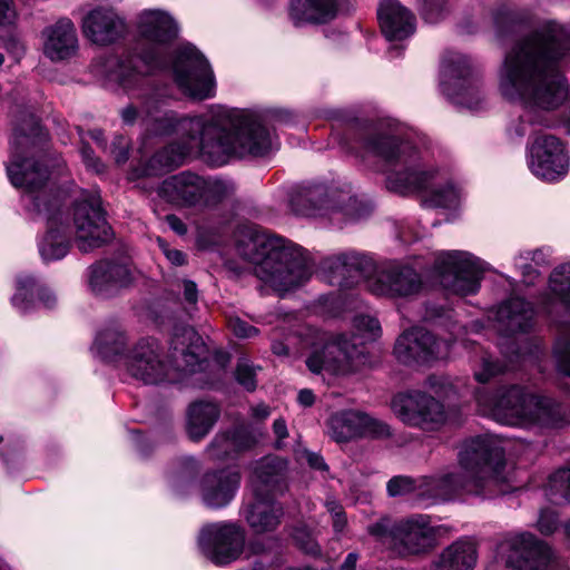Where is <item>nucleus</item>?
<instances>
[{"label":"nucleus","mask_w":570,"mask_h":570,"mask_svg":"<svg viewBox=\"0 0 570 570\" xmlns=\"http://www.w3.org/2000/svg\"><path fill=\"white\" fill-rule=\"evenodd\" d=\"M245 530L235 522H213L203 525L197 537L199 552L216 566H226L245 549Z\"/></svg>","instance_id":"f3484780"},{"label":"nucleus","mask_w":570,"mask_h":570,"mask_svg":"<svg viewBox=\"0 0 570 570\" xmlns=\"http://www.w3.org/2000/svg\"><path fill=\"white\" fill-rule=\"evenodd\" d=\"M219 416V409L212 402H195L187 414V433L194 441L203 439Z\"/></svg>","instance_id":"f704fd0d"},{"label":"nucleus","mask_w":570,"mask_h":570,"mask_svg":"<svg viewBox=\"0 0 570 570\" xmlns=\"http://www.w3.org/2000/svg\"><path fill=\"white\" fill-rule=\"evenodd\" d=\"M236 445L234 439L228 435L216 436L209 446L210 455L216 459H222L228 454L229 449Z\"/></svg>","instance_id":"a18cd8bd"},{"label":"nucleus","mask_w":570,"mask_h":570,"mask_svg":"<svg viewBox=\"0 0 570 570\" xmlns=\"http://www.w3.org/2000/svg\"><path fill=\"white\" fill-rule=\"evenodd\" d=\"M441 89L454 104L478 110L484 100L479 72L471 60L459 52H448L441 66Z\"/></svg>","instance_id":"4468645a"},{"label":"nucleus","mask_w":570,"mask_h":570,"mask_svg":"<svg viewBox=\"0 0 570 570\" xmlns=\"http://www.w3.org/2000/svg\"><path fill=\"white\" fill-rule=\"evenodd\" d=\"M252 414L258 420H264L271 414V411L266 404L259 403L252 407Z\"/></svg>","instance_id":"e2e57ef3"},{"label":"nucleus","mask_w":570,"mask_h":570,"mask_svg":"<svg viewBox=\"0 0 570 570\" xmlns=\"http://www.w3.org/2000/svg\"><path fill=\"white\" fill-rule=\"evenodd\" d=\"M535 256H542V250H522L514 258V265L520 269L522 282L527 285L534 284L539 277L538 271L530 264V262H537Z\"/></svg>","instance_id":"58836bf2"},{"label":"nucleus","mask_w":570,"mask_h":570,"mask_svg":"<svg viewBox=\"0 0 570 570\" xmlns=\"http://www.w3.org/2000/svg\"><path fill=\"white\" fill-rule=\"evenodd\" d=\"M512 367L513 366H509L508 364H501L497 361H493L490 356H483L481 366L474 370V379L479 383H487L492 377H495L497 375Z\"/></svg>","instance_id":"ea45409f"},{"label":"nucleus","mask_w":570,"mask_h":570,"mask_svg":"<svg viewBox=\"0 0 570 570\" xmlns=\"http://www.w3.org/2000/svg\"><path fill=\"white\" fill-rule=\"evenodd\" d=\"M184 336L190 342L187 348L174 350L180 352L184 365L176 366L168 360L160 343L153 337L139 340L127 353L122 364L127 373L144 384H159L171 379L175 368L195 371V366L204 360V346L200 337L191 330H185Z\"/></svg>","instance_id":"9b49d317"},{"label":"nucleus","mask_w":570,"mask_h":570,"mask_svg":"<svg viewBox=\"0 0 570 570\" xmlns=\"http://www.w3.org/2000/svg\"><path fill=\"white\" fill-rule=\"evenodd\" d=\"M332 520H333L334 531L336 533L343 532V530L345 529L346 523H347L345 513L341 512L338 514H335L334 517H332Z\"/></svg>","instance_id":"680f3d73"},{"label":"nucleus","mask_w":570,"mask_h":570,"mask_svg":"<svg viewBox=\"0 0 570 570\" xmlns=\"http://www.w3.org/2000/svg\"><path fill=\"white\" fill-rule=\"evenodd\" d=\"M137 52L107 62L110 79L126 89L138 86L144 77L165 70L171 63L174 81L186 97L202 101L216 94V81L207 59L191 45L171 57V43L178 37V23L167 11L145 9L136 19Z\"/></svg>","instance_id":"20e7f679"},{"label":"nucleus","mask_w":570,"mask_h":570,"mask_svg":"<svg viewBox=\"0 0 570 570\" xmlns=\"http://www.w3.org/2000/svg\"><path fill=\"white\" fill-rule=\"evenodd\" d=\"M237 252L253 265L254 275L278 293L305 284L313 273L312 261L302 247L253 228L238 239Z\"/></svg>","instance_id":"0eeeda50"},{"label":"nucleus","mask_w":570,"mask_h":570,"mask_svg":"<svg viewBox=\"0 0 570 570\" xmlns=\"http://www.w3.org/2000/svg\"><path fill=\"white\" fill-rule=\"evenodd\" d=\"M438 532L429 515H413L395 524L393 549L403 557L424 553L433 548Z\"/></svg>","instance_id":"4be33fe9"},{"label":"nucleus","mask_w":570,"mask_h":570,"mask_svg":"<svg viewBox=\"0 0 570 570\" xmlns=\"http://www.w3.org/2000/svg\"><path fill=\"white\" fill-rule=\"evenodd\" d=\"M272 350H273L274 354H276V355H287L288 354V350H287L286 345L282 342H274L272 345Z\"/></svg>","instance_id":"774afa93"},{"label":"nucleus","mask_w":570,"mask_h":570,"mask_svg":"<svg viewBox=\"0 0 570 570\" xmlns=\"http://www.w3.org/2000/svg\"><path fill=\"white\" fill-rule=\"evenodd\" d=\"M534 527L543 535L554 533L560 527L557 511L550 508L541 509Z\"/></svg>","instance_id":"79ce46f5"},{"label":"nucleus","mask_w":570,"mask_h":570,"mask_svg":"<svg viewBox=\"0 0 570 570\" xmlns=\"http://www.w3.org/2000/svg\"><path fill=\"white\" fill-rule=\"evenodd\" d=\"M541 352L540 346L538 344L533 345V350L530 351H523L519 348L518 351H514L513 353L517 355L518 358H522L523 361L537 358L538 354Z\"/></svg>","instance_id":"bf43d9fd"},{"label":"nucleus","mask_w":570,"mask_h":570,"mask_svg":"<svg viewBox=\"0 0 570 570\" xmlns=\"http://www.w3.org/2000/svg\"><path fill=\"white\" fill-rule=\"evenodd\" d=\"M158 243L163 253L173 265L181 266L185 264V255L183 252L169 248L161 239H158Z\"/></svg>","instance_id":"603ef678"},{"label":"nucleus","mask_w":570,"mask_h":570,"mask_svg":"<svg viewBox=\"0 0 570 570\" xmlns=\"http://www.w3.org/2000/svg\"><path fill=\"white\" fill-rule=\"evenodd\" d=\"M16 293L12 296V305L21 313H26L35 307V294L47 308L56 303L55 294L46 287L38 286L35 277L21 274L17 277Z\"/></svg>","instance_id":"2f4dec72"},{"label":"nucleus","mask_w":570,"mask_h":570,"mask_svg":"<svg viewBox=\"0 0 570 570\" xmlns=\"http://www.w3.org/2000/svg\"><path fill=\"white\" fill-rule=\"evenodd\" d=\"M46 140L47 132L38 119L30 116L14 130L7 175L16 188L23 190L24 206L33 218L46 220L47 230L39 239L38 248L45 262H52L69 253L72 236L78 249L89 253L105 245L111 238V230L97 190L82 191L71 210H62L60 200L47 190V168L27 157Z\"/></svg>","instance_id":"f03ea898"},{"label":"nucleus","mask_w":570,"mask_h":570,"mask_svg":"<svg viewBox=\"0 0 570 570\" xmlns=\"http://www.w3.org/2000/svg\"><path fill=\"white\" fill-rule=\"evenodd\" d=\"M202 202L205 204H214L228 198L234 194V185L229 181L220 179H205L204 188H202Z\"/></svg>","instance_id":"4c0bfd02"},{"label":"nucleus","mask_w":570,"mask_h":570,"mask_svg":"<svg viewBox=\"0 0 570 570\" xmlns=\"http://www.w3.org/2000/svg\"><path fill=\"white\" fill-rule=\"evenodd\" d=\"M80 154L85 166L96 174H100L104 170V164L94 156V151L87 144H82Z\"/></svg>","instance_id":"8fccbe9b"},{"label":"nucleus","mask_w":570,"mask_h":570,"mask_svg":"<svg viewBox=\"0 0 570 570\" xmlns=\"http://www.w3.org/2000/svg\"><path fill=\"white\" fill-rule=\"evenodd\" d=\"M43 53L51 61H63L76 56L79 45L75 24L62 18L42 31Z\"/></svg>","instance_id":"a878e982"},{"label":"nucleus","mask_w":570,"mask_h":570,"mask_svg":"<svg viewBox=\"0 0 570 570\" xmlns=\"http://www.w3.org/2000/svg\"><path fill=\"white\" fill-rule=\"evenodd\" d=\"M480 411L494 421L510 426H557L564 420L561 404L546 396L529 394L518 385L500 389L495 395L476 391Z\"/></svg>","instance_id":"1a4fd4ad"},{"label":"nucleus","mask_w":570,"mask_h":570,"mask_svg":"<svg viewBox=\"0 0 570 570\" xmlns=\"http://www.w3.org/2000/svg\"><path fill=\"white\" fill-rule=\"evenodd\" d=\"M148 136H175V140L157 151L142 174L157 176L179 166L186 157H200L212 166H223L232 157H264L277 149V140L258 117L247 110L213 106L194 116L163 110L156 97L142 118Z\"/></svg>","instance_id":"f257e3e1"},{"label":"nucleus","mask_w":570,"mask_h":570,"mask_svg":"<svg viewBox=\"0 0 570 570\" xmlns=\"http://www.w3.org/2000/svg\"><path fill=\"white\" fill-rule=\"evenodd\" d=\"M547 494L556 503L570 502V465L550 476Z\"/></svg>","instance_id":"e433bc0d"},{"label":"nucleus","mask_w":570,"mask_h":570,"mask_svg":"<svg viewBox=\"0 0 570 570\" xmlns=\"http://www.w3.org/2000/svg\"><path fill=\"white\" fill-rule=\"evenodd\" d=\"M426 383L439 396H445L446 392L443 390L448 384L444 380L436 376H431L428 379Z\"/></svg>","instance_id":"4d7b16f0"},{"label":"nucleus","mask_w":570,"mask_h":570,"mask_svg":"<svg viewBox=\"0 0 570 570\" xmlns=\"http://www.w3.org/2000/svg\"><path fill=\"white\" fill-rule=\"evenodd\" d=\"M391 409L402 423L423 431H436L446 421L443 403L421 390L396 394L392 399Z\"/></svg>","instance_id":"a211bd4d"},{"label":"nucleus","mask_w":570,"mask_h":570,"mask_svg":"<svg viewBox=\"0 0 570 570\" xmlns=\"http://www.w3.org/2000/svg\"><path fill=\"white\" fill-rule=\"evenodd\" d=\"M306 460L311 468L316 470H327V465L324 462V459L314 452H307L306 453Z\"/></svg>","instance_id":"13d9d810"},{"label":"nucleus","mask_w":570,"mask_h":570,"mask_svg":"<svg viewBox=\"0 0 570 570\" xmlns=\"http://www.w3.org/2000/svg\"><path fill=\"white\" fill-rule=\"evenodd\" d=\"M340 0H292L289 16L295 24L325 23L337 14Z\"/></svg>","instance_id":"7c9ffc66"},{"label":"nucleus","mask_w":570,"mask_h":570,"mask_svg":"<svg viewBox=\"0 0 570 570\" xmlns=\"http://www.w3.org/2000/svg\"><path fill=\"white\" fill-rule=\"evenodd\" d=\"M82 32L91 42L107 46L121 38L125 22L111 8L98 7L82 18Z\"/></svg>","instance_id":"393cba45"},{"label":"nucleus","mask_w":570,"mask_h":570,"mask_svg":"<svg viewBox=\"0 0 570 570\" xmlns=\"http://www.w3.org/2000/svg\"><path fill=\"white\" fill-rule=\"evenodd\" d=\"M230 331L240 338H249L258 334V330L239 317H230L228 320Z\"/></svg>","instance_id":"49530a36"},{"label":"nucleus","mask_w":570,"mask_h":570,"mask_svg":"<svg viewBox=\"0 0 570 570\" xmlns=\"http://www.w3.org/2000/svg\"><path fill=\"white\" fill-rule=\"evenodd\" d=\"M89 136L92 140L96 141V144L101 147V148H106V144H105V140H104V137H102V131L99 130V129H94L91 131H89Z\"/></svg>","instance_id":"69168bd1"},{"label":"nucleus","mask_w":570,"mask_h":570,"mask_svg":"<svg viewBox=\"0 0 570 570\" xmlns=\"http://www.w3.org/2000/svg\"><path fill=\"white\" fill-rule=\"evenodd\" d=\"M328 434L337 443L356 438H384L391 435L390 426L383 421L357 411H341L328 420Z\"/></svg>","instance_id":"5701e85b"},{"label":"nucleus","mask_w":570,"mask_h":570,"mask_svg":"<svg viewBox=\"0 0 570 570\" xmlns=\"http://www.w3.org/2000/svg\"><path fill=\"white\" fill-rule=\"evenodd\" d=\"M395 524L389 518H382L368 527V533L377 539L384 540L391 538L393 542V530Z\"/></svg>","instance_id":"de8ad7c7"},{"label":"nucleus","mask_w":570,"mask_h":570,"mask_svg":"<svg viewBox=\"0 0 570 570\" xmlns=\"http://www.w3.org/2000/svg\"><path fill=\"white\" fill-rule=\"evenodd\" d=\"M451 344L438 340L422 327L403 332L394 346L395 357L403 364L426 363L449 357Z\"/></svg>","instance_id":"412c9836"},{"label":"nucleus","mask_w":570,"mask_h":570,"mask_svg":"<svg viewBox=\"0 0 570 570\" xmlns=\"http://www.w3.org/2000/svg\"><path fill=\"white\" fill-rule=\"evenodd\" d=\"M184 298L188 304H196L198 299L197 286L191 281H184Z\"/></svg>","instance_id":"5fc2aeb1"},{"label":"nucleus","mask_w":570,"mask_h":570,"mask_svg":"<svg viewBox=\"0 0 570 570\" xmlns=\"http://www.w3.org/2000/svg\"><path fill=\"white\" fill-rule=\"evenodd\" d=\"M293 538L297 546L308 554H318L321 549L312 534L303 528L295 529Z\"/></svg>","instance_id":"37998d69"},{"label":"nucleus","mask_w":570,"mask_h":570,"mask_svg":"<svg viewBox=\"0 0 570 570\" xmlns=\"http://www.w3.org/2000/svg\"><path fill=\"white\" fill-rule=\"evenodd\" d=\"M255 370L247 361H240L236 368V380L247 391H253L256 387Z\"/></svg>","instance_id":"c03bdc74"},{"label":"nucleus","mask_w":570,"mask_h":570,"mask_svg":"<svg viewBox=\"0 0 570 570\" xmlns=\"http://www.w3.org/2000/svg\"><path fill=\"white\" fill-rule=\"evenodd\" d=\"M202 188H204L203 177L193 173H180L165 179L158 189V195L168 203L190 206L202 203Z\"/></svg>","instance_id":"cd10ccee"},{"label":"nucleus","mask_w":570,"mask_h":570,"mask_svg":"<svg viewBox=\"0 0 570 570\" xmlns=\"http://www.w3.org/2000/svg\"><path fill=\"white\" fill-rule=\"evenodd\" d=\"M293 210L306 217H327L341 224L357 213L358 200L347 183L312 184L293 196Z\"/></svg>","instance_id":"ddd939ff"},{"label":"nucleus","mask_w":570,"mask_h":570,"mask_svg":"<svg viewBox=\"0 0 570 570\" xmlns=\"http://www.w3.org/2000/svg\"><path fill=\"white\" fill-rule=\"evenodd\" d=\"M485 269L481 259L465 250H442L434 255V274L448 291L460 296L479 291Z\"/></svg>","instance_id":"2eb2a0df"},{"label":"nucleus","mask_w":570,"mask_h":570,"mask_svg":"<svg viewBox=\"0 0 570 570\" xmlns=\"http://www.w3.org/2000/svg\"><path fill=\"white\" fill-rule=\"evenodd\" d=\"M549 289L551 297L544 303L547 312L553 315L560 308L564 313L559 323L566 327L560 332L553 347L556 370L570 379V262L560 264L552 271Z\"/></svg>","instance_id":"dca6fc26"},{"label":"nucleus","mask_w":570,"mask_h":570,"mask_svg":"<svg viewBox=\"0 0 570 570\" xmlns=\"http://www.w3.org/2000/svg\"><path fill=\"white\" fill-rule=\"evenodd\" d=\"M570 58V22L543 20L519 38L505 52L498 70V90L508 102L523 108L510 132L518 137L549 127L548 114L569 97L566 78L557 66Z\"/></svg>","instance_id":"7ed1b4c3"},{"label":"nucleus","mask_w":570,"mask_h":570,"mask_svg":"<svg viewBox=\"0 0 570 570\" xmlns=\"http://www.w3.org/2000/svg\"><path fill=\"white\" fill-rule=\"evenodd\" d=\"M500 551L505 570H546L551 557L549 547L530 532L509 534Z\"/></svg>","instance_id":"aec40b11"},{"label":"nucleus","mask_w":570,"mask_h":570,"mask_svg":"<svg viewBox=\"0 0 570 570\" xmlns=\"http://www.w3.org/2000/svg\"><path fill=\"white\" fill-rule=\"evenodd\" d=\"M449 0H422V16L429 23H436L448 12Z\"/></svg>","instance_id":"a19ab883"},{"label":"nucleus","mask_w":570,"mask_h":570,"mask_svg":"<svg viewBox=\"0 0 570 570\" xmlns=\"http://www.w3.org/2000/svg\"><path fill=\"white\" fill-rule=\"evenodd\" d=\"M358 560V554L355 552H351L346 556L344 562L341 564L340 570H356V562Z\"/></svg>","instance_id":"0e129e2a"},{"label":"nucleus","mask_w":570,"mask_h":570,"mask_svg":"<svg viewBox=\"0 0 570 570\" xmlns=\"http://www.w3.org/2000/svg\"><path fill=\"white\" fill-rule=\"evenodd\" d=\"M16 18L17 11L13 0H0V24H12Z\"/></svg>","instance_id":"3c124183"},{"label":"nucleus","mask_w":570,"mask_h":570,"mask_svg":"<svg viewBox=\"0 0 570 570\" xmlns=\"http://www.w3.org/2000/svg\"><path fill=\"white\" fill-rule=\"evenodd\" d=\"M326 509L332 514V517L343 512L342 507L334 500H330L326 502Z\"/></svg>","instance_id":"338daca9"},{"label":"nucleus","mask_w":570,"mask_h":570,"mask_svg":"<svg viewBox=\"0 0 570 570\" xmlns=\"http://www.w3.org/2000/svg\"><path fill=\"white\" fill-rule=\"evenodd\" d=\"M166 222L169 225V227L178 235H184L187 232L186 225L179 217L175 215H167Z\"/></svg>","instance_id":"6e6d98bb"},{"label":"nucleus","mask_w":570,"mask_h":570,"mask_svg":"<svg viewBox=\"0 0 570 570\" xmlns=\"http://www.w3.org/2000/svg\"><path fill=\"white\" fill-rule=\"evenodd\" d=\"M145 78L146 77H144L142 81L135 88L126 89L121 86L128 92H134L136 90L139 91L137 97L141 99L139 107L135 104H130L120 110V118L126 125H134L137 120L142 122L147 107L153 106V102L155 101L156 96L147 94V89L145 88Z\"/></svg>","instance_id":"c9c22d12"},{"label":"nucleus","mask_w":570,"mask_h":570,"mask_svg":"<svg viewBox=\"0 0 570 570\" xmlns=\"http://www.w3.org/2000/svg\"><path fill=\"white\" fill-rule=\"evenodd\" d=\"M361 157L374 156L383 164L386 188L401 195L417 193L430 208H456L461 188L448 167L431 163L426 149H417L394 134L374 132L361 142Z\"/></svg>","instance_id":"39448f33"},{"label":"nucleus","mask_w":570,"mask_h":570,"mask_svg":"<svg viewBox=\"0 0 570 570\" xmlns=\"http://www.w3.org/2000/svg\"><path fill=\"white\" fill-rule=\"evenodd\" d=\"M131 279L127 264L101 261L88 268V286L97 296H109L130 284Z\"/></svg>","instance_id":"bb28decb"},{"label":"nucleus","mask_w":570,"mask_h":570,"mask_svg":"<svg viewBox=\"0 0 570 570\" xmlns=\"http://www.w3.org/2000/svg\"><path fill=\"white\" fill-rule=\"evenodd\" d=\"M476 550L470 541H456L449 546L434 561V570H473Z\"/></svg>","instance_id":"72a5a7b5"},{"label":"nucleus","mask_w":570,"mask_h":570,"mask_svg":"<svg viewBox=\"0 0 570 570\" xmlns=\"http://www.w3.org/2000/svg\"><path fill=\"white\" fill-rule=\"evenodd\" d=\"M527 165L537 178L556 183L567 176L570 156L560 138L548 132H538L528 146Z\"/></svg>","instance_id":"6ab92c4d"},{"label":"nucleus","mask_w":570,"mask_h":570,"mask_svg":"<svg viewBox=\"0 0 570 570\" xmlns=\"http://www.w3.org/2000/svg\"><path fill=\"white\" fill-rule=\"evenodd\" d=\"M297 400L303 406H311L314 403L315 396L311 390L304 389L299 391Z\"/></svg>","instance_id":"052dcab7"},{"label":"nucleus","mask_w":570,"mask_h":570,"mask_svg":"<svg viewBox=\"0 0 570 570\" xmlns=\"http://www.w3.org/2000/svg\"><path fill=\"white\" fill-rule=\"evenodd\" d=\"M504 466V450L499 442L490 435L476 436L463 442L458 469L419 479L396 475L387 482L386 490L390 497L415 493L426 504L462 493L488 495L487 488L503 480Z\"/></svg>","instance_id":"423d86ee"},{"label":"nucleus","mask_w":570,"mask_h":570,"mask_svg":"<svg viewBox=\"0 0 570 570\" xmlns=\"http://www.w3.org/2000/svg\"><path fill=\"white\" fill-rule=\"evenodd\" d=\"M377 14L382 31L390 41L403 40L415 30L414 16L397 0H382Z\"/></svg>","instance_id":"c85d7f7f"},{"label":"nucleus","mask_w":570,"mask_h":570,"mask_svg":"<svg viewBox=\"0 0 570 570\" xmlns=\"http://www.w3.org/2000/svg\"><path fill=\"white\" fill-rule=\"evenodd\" d=\"M128 337L120 327H108L98 333L92 351L98 357L109 363H125Z\"/></svg>","instance_id":"473e14b6"},{"label":"nucleus","mask_w":570,"mask_h":570,"mask_svg":"<svg viewBox=\"0 0 570 570\" xmlns=\"http://www.w3.org/2000/svg\"><path fill=\"white\" fill-rule=\"evenodd\" d=\"M273 431L277 438L276 446L281 449L283 446V440L288 435L286 422L283 419L275 420L273 423Z\"/></svg>","instance_id":"864d4df0"},{"label":"nucleus","mask_w":570,"mask_h":570,"mask_svg":"<svg viewBox=\"0 0 570 570\" xmlns=\"http://www.w3.org/2000/svg\"><path fill=\"white\" fill-rule=\"evenodd\" d=\"M354 328L356 333L352 337L340 335L334 341L320 338L306 358L307 368L314 374L346 376L370 367L371 358L364 344L380 336V323L375 317L358 315L354 318Z\"/></svg>","instance_id":"9d476101"},{"label":"nucleus","mask_w":570,"mask_h":570,"mask_svg":"<svg viewBox=\"0 0 570 570\" xmlns=\"http://www.w3.org/2000/svg\"><path fill=\"white\" fill-rule=\"evenodd\" d=\"M533 316V306L520 297H511L503 302L495 313L498 327L507 336L530 330Z\"/></svg>","instance_id":"c756f323"},{"label":"nucleus","mask_w":570,"mask_h":570,"mask_svg":"<svg viewBox=\"0 0 570 570\" xmlns=\"http://www.w3.org/2000/svg\"><path fill=\"white\" fill-rule=\"evenodd\" d=\"M240 484L236 468H226L206 473L199 482V493L204 504L219 509L230 503Z\"/></svg>","instance_id":"b1692460"},{"label":"nucleus","mask_w":570,"mask_h":570,"mask_svg":"<svg viewBox=\"0 0 570 570\" xmlns=\"http://www.w3.org/2000/svg\"><path fill=\"white\" fill-rule=\"evenodd\" d=\"M285 469L279 458H265L254 468L249 483L253 498L243 505L242 515L257 534L275 531L281 524L284 509L274 497L283 490Z\"/></svg>","instance_id":"f8f14e48"},{"label":"nucleus","mask_w":570,"mask_h":570,"mask_svg":"<svg viewBox=\"0 0 570 570\" xmlns=\"http://www.w3.org/2000/svg\"><path fill=\"white\" fill-rule=\"evenodd\" d=\"M128 139L124 136L115 137L111 145V155L117 164H124L128 159Z\"/></svg>","instance_id":"09e8293b"},{"label":"nucleus","mask_w":570,"mask_h":570,"mask_svg":"<svg viewBox=\"0 0 570 570\" xmlns=\"http://www.w3.org/2000/svg\"><path fill=\"white\" fill-rule=\"evenodd\" d=\"M325 267L343 277L360 273L366 277L368 291L376 296L411 297L423 287V267L419 263L389 261L375 265L365 255L343 253L328 257Z\"/></svg>","instance_id":"6e6552de"}]
</instances>
